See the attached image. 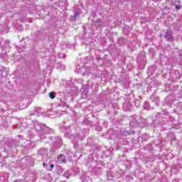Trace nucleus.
Wrapping results in <instances>:
<instances>
[{
  "instance_id": "obj_1",
  "label": "nucleus",
  "mask_w": 182,
  "mask_h": 182,
  "mask_svg": "<svg viewBox=\"0 0 182 182\" xmlns=\"http://www.w3.org/2000/svg\"><path fill=\"white\" fill-rule=\"evenodd\" d=\"M68 160V156L64 154H60L57 158V163H66Z\"/></svg>"
},
{
  "instance_id": "obj_2",
  "label": "nucleus",
  "mask_w": 182,
  "mask_h": 182,
  "mask_svg": "<svg viewBox=\"0 0 182 182\" xmlns=\"http://www.w3.org/2000/svg\"><path fill=\"white\" fill-rule=\"evenodd\" d=\"M45 125L39 123L38 121L34 122V129L37 130V132H41V130H43V127Z\"/></svg>"
},
{
  "instance_id": "obj_3",
  "label": "nucleus",
  "mask_w": 182,
  "mask_h": 182,
  "mask_svg": "<svg viewBox=\"0 0 182 182\" xmlns=\"http://www.w3.org/2000/svg\"><path fill=\"white\" fill-rule=\"evenodd\" d=\"M77 69H78L79 73H82V75H86V73L87 74L90 73L89 70H86V68L82 67L80 68V65H77Z\"/></svg>"
},
{
  "instance_id": "obj_4",
  "label": "nucleus",
  "mask_w": 182,
  "mask_h": 182,
  "mask_svg": "<svg viewBox=\"0 0 182 182\" xmlns=\"http://www.w3.org/2000/svg\"><path fill=\"white\" fill-rule=\"evenodd\" d=\"M61 132H63V133L65 134V137H70V136H69V132H70V129H69V128H65V127H63V128L61 129Z\"/></svg>"
},
{
  "instance_id": "obj_5",
  "label": "nucleus",
  "mask_w": 182,
  "mask_h": 182,
  "mask_svg": "<svg viewBox=\"0 0 182 182\" xmlns=\"http://www.w3.org/2000/svg\"><path fill=\"white\" fill-rule=\"evenodd\" d=\"M38 154H40V156H47L48 155V149H41L38 151Z\"/></svg>"
},
{
  "instance_id": "obj_6",
  "label": "nucleus",
  "mask_w": 182,
  "mask_h": 182,
  "mask_svg": "<svg viewBox=\"0 0 182 182\" xmlns=\"http://www.w3.org/2000/svg\"><path fill=\"white\" fill-rule=\"evenodd\" d=\"M165 38L167 41H171L173 39V33L171 31H167Z\"/></svg>"
},
{
  "instance_id": "obj_7",
  "label": "nucleus",
  "mask_w": 182,
  "mask_h": 182,
  "mask_svg": "<svg viewBox=\"0 0 182 182\" xmlns=\"http://www.w3.org/2000/svg\"><path fill=\"white\" fill-rule=\"evenodd\" d=\"M54 144L56 146V144H58V146H62V139L60 137L55 138Z\"/></svg>"
},
{
  "instance_id": "obj_8",
  "label": "nucleus",
  "mask_w": 182,
  "mask_h": 182,
  "mask_svg": "<svg viewBox=\"0 0 182 182\" xmlns=\"http://www.w3.org/2000/svg\"><path fill=\"white\" fill-rule=\"evenodd\" d=\"M141 137L144 141H147V139H149V135L147 134H142Z\"/></svg>"
},
{
  "instance_id": "obj_9",
  "label": "nucleus",
  "mask_w": 182,
  "mask_h": 182,
  "mask_svg": "<svg viewBox=\"0 0 182 182\" xmlns=\"http://www.w3.org/2000/svg\"><path fill=\"white\" fill-rule=\"evenodd\" d=\"M49 97L50 99H55V97H56V94H55V92H50Z\"/></svg>"
},
{
  "instance_id": "obj_10",
  "label": "nucleus",
  "mask_w": 182,
  "mask_h": 182,
  "mask_svg": "<svg viewBox=\"0 0 182 182\" xmlns=\"http://www.w3.org/2000/svg\"><path fill=\"white\" fill-rule=\"evenodd\" d=\"M144 109H146V110H149L150 109V105H149V103L146 102L144 104Z\"/></svg>"
},
{
  "instance_id": "obj_11",
  "label": "nucleus",
  "mask_w": 182,
  "mask_h": 182,
  "mask_svg": "<svg viewBox=\"0 0 182 182\" xmlns=\"http://www.w3.org/2000/svg\"><path fill=\"white\" fill-rule=\"evenodd\" d=\"M53 167H55V166L53 164H51L50 166V168H49L50 171H52L53 170Z\"/></svg>"
},
{
  "instance_id": "obj_12",
  "label": "nucleus",
  "mask_w": 182,
  "mask_h": 182,
  "mask_svg": "<svg viewBox=\"0 0 182 182\" xmlns=\"http://www.w3.org/2000/svg\"><path fill=\"white\" fill-rule=\"evenodd\" d=\"M60 70H65V65H62L60 68H58Z\"/></svg>"
},
{
  "instance_id": "obj_13",
  "label": "nucleus",
  "mask_w": 182,
  "mask_h": 182,
  "mask_svg": "<svg viewBox=\"0 0 182 182\" xmlns=\"http://www.w3.org/2000/svg\"><path fill=\"white\" fill-rule=\"evenodd\" d=\"M62 66V64L60 63H57V68L58 69H60V68Z\"/></svg>"
},
{
  "instance_id": "obj_14",
  "label": "nucleus",
  "mask_w": 182,
  "mask_h": 182,
  "mask_svg": "<svg viewBox=\"0 0 182 182\" xmlns=\"http://www.w3.org/2000/svg\"><path fill=\"white\" fill-rule=\"evenodd\" d=\"M180 8H181V6L180 5L176 6V9L177 10L180 9Z\"/></svg>"
},
{
  "instance_id": "obj_15",
  "label": "nucleus",
  "mask_w": 182,
  "mask_h": 182,
  "mask_svg": "<svg viewBox=\"0 0 182 182\" xmlns=\"http://www.w3.org/2000/svg\"><path fill=\"white\" fill-rule=\"evenodd\" d=\"M18 29H19V31H22V29H23V27H22V26H19Z\"/></svg>"
},
{
  "instance_id": "obj_16",
  "label": "nucleus",
  "mask_w": 182,
  "mask_h": 182,
  "mask_svg": "<svg viewBox=\"0 0 182 182\" xmlns=\"http://www.w3.org/2000/svg\"><path fill=\"white\" fill-rule=\"evenodd\" d=\"M82 89H83L84 92H87V88H85V86L82 87Z\"/></svg>"
},
{
  "instance_id": "obj_17",
  "label": "nucleus",
  "mask_w": 182,
  "mask_h": 182,
  "mask_svg": "<svg viewBox=\"0 0 182 182\" xmlns=\"http://www.w3.org/2000/svg\"><path fill=\"white\" fill-rule=\"evenodd\" d=\"M133 122H134V123H136V124H138V123H139V122H138L137 120L133 121Z\"/></svg>"
},
{
  "instance_id": "obj_18",
  "label": "nucleus",
  "mask_w": 182,
  "mask_h": 182,
  "mask_svg": "<svg viewBox=\"0 0 182 182\" xmlns=\"http://www.w3.org/2000/svg\"><path fill=\"white\" fill-rule=\"evenodd\" d=\"M111 132H112V130L109 129V130L108 131V133H111Z\"/></svg>"
},
{
  "instance_id": "obj_19",
  "label": "nucleus",
  "mask_w": 182,
  "mask_h": 182,
  "mask_svg": "<svg viewBox=\"0 0 182 182\" xmlns=\"http://www.w3.org/2000/svg\"><path fill=\"white\" fill-rule=\"evenodd\" d=\"M43 166H46V164L44 163V164H43Z\"/></svg>"
},
{
  "instance_id": "obj_20",
  "label": "nucleus",
  "mask_w": 182,
  "mask_h": 182,
  "mask_svg": "<svg viewBox=\"0 0 182 182\" xmlns=\"http://www.w3.org/2000/svg\"><path fill=\"white\" fill-rule=\"evenodd\" d=\"M80 80V82H82V80Z\"/></svg>"
},
{
  "instance_id": "obj_21",
  "label": "nucleus",
  "mask_w": 182,
  "mask_h": 182,
  "mask_svg": "<svg viewBox=\"0 0 182 182\" xmlns=\"http://www.w3.org/2000/svg\"><path fill=\"white\" fill-rule=\"evenodd\" d=\"M83 182H85V181H83Z\"/></svg>"
}]
</instances>
